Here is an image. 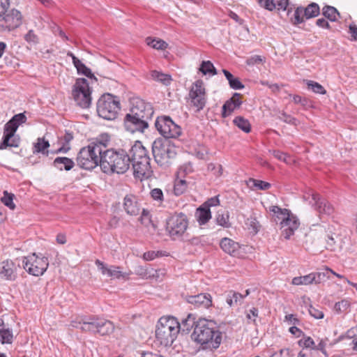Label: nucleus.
<instances>
[{
    "instance_id": "nucleus-1",
    "label": "nucleus",
    "mask_w": 357,
    "mask_h": 357,
    "mask_svg": "<svg viewBox=\"0 0 357 357\" xmlns=\"http://www.w3.org/2000/svg\"><path fill=\"white\" fill-rule=\"evenodd\" d=\"M151 105L140 98H134L130 113L127 114L124 119L125 128L130 132H144L148 128V121L153 114Z\"/></svg>"
},
{
    "instance_id": "nucleus-2",
    "label": "nucleus",
    "mask_w": 357,
    "mask_h": 357,
    "mask_svg": "<svg viewBox=\"0 0 357 357\" xmlns=\"http://www.w3.org/2000/svg\"><path fill=\"white\" fill-rule=\"evenodd\" d=\"M191 337L204 348L216 349L221 344L222 333L213 321L203 319L197 321Z\"/></svg>"
},
{
    "instance_id": "nucleus-3",
    "label": "nucleus",
    "mask_w": 357,
    "mask_h": 357,
    "mask_svg": "<svg viewBox=\"0 0 357 357\" xmlns=\"http://www.w3.org/2000/svg\"><path fill=\"white\" fill-rule=\"evenodd\" d=\"M70 326L82 332L98 333L102 336L110 335L115 328L113 322L97 315L77 317L71 321Z\"/></svg>"
},
{
    "instance_id": "nucleus-4",
    "label": "nucleus",
    "mask_w": 357,
    "mask_h": 357,
    "mask_svg": "<svg viewBox=\"0 0 357 357\" xmlns=\"http://www.w3.org/2000/svg\"><path fill=\"white\" fill-rule=\"evenodd\" d=\"M130 168L129 157L124 150L110 149L101 156L100 169L107 175L123 174Z\"/></svg>"
},
{
    "instance_id": "nucleus-5",
    "label": "nucleus",
    "mask_w": 357,
    "mask_h": 357,
    "mask_svg": "<svg viewBox=\"0 0 357 357\" xmlns=\"http://www.w3.org/2000/svg\"><path fill=\"white\" fill-rule=\"evenodd\" d=\"M179 333V322L174 317H161L156 326L155 337L161 345L172 346Z\"/></svg>"
},
{
    "instance_id": "nucleus-6",
    "label": "nucleus",
    "mask_w": 357,
    "mask_h": 357,
    "mask_svg": "<svg viewBox=\"0 0 357 357\" xmlns=\"http://www.w3.org/2000/svg\"><path fill=\"white\" fill-rule=\"evenodd\" d=\"M101 149L93 145H88L79 151L77 158V165L82 169H92L98 164L100 165Z\"/></svg>"
},
{
    "instance_id": "nucleus-7",
    "label": "nucleus",
    "mask_w": 357,
    "mask_h": 357,
    "mask_svg": "<svg viewBox=\"0 0 357 357\" xmlns=\"http://www.w3.org/2000/svg\"><path fill=\"white\" fill-rule=\"evenodd\" d=\"M119 109V101L109 93L102 96L97 102V112L99 116L106 120L116 119Z\"/></svg>"
},
{
    "instance_id": "nucleus-8",
    "label": "nucleus",
    "mask_w": 357,
    "mask_h": 357,
    "mask_svg": "<svg viewBox=\"0 0 357 357\" xmlns=\"http://www.w3.org/2000/svg\"><path fill=\"white\" fill-rule=\"evenodd\" d=\"M23 268L27 273L33 276H40L44 274L49 266L47 257L42 255L32 253L22 259Z\"/></svg>"
},
{
    "instance_id": "nucleus-9",
    "label": "nucleus",
    "mask_w": 357,
    "mask_h": 357,
    "mask_svg": "<svg viewBox=\"0 0 357 357\" xmlns=\"http://www.w3.org/2000/svg\"><path fill=\"white\" fill-rule=\"evenodd\" d=\"M152 153L155 161L160 166H166L170 159L176 155L174 148L166 140L155 139L152 144Z\"/></svg>"
},
{
    "instance_id": "nucleus-10",
    "label": "nucleus",
    "mask_w": 357,
    "mask_h": 357,
    "mask_svg": "<svg viewBox=\"0 0 357 357\" xmlns=\"http://www.w3.org/2000/svg\"><path fill=\"white\" fill-rule=\"evenodd\" d=\"M188 227V219L183 213H175L166 220V230L173 240L183 236Z\"/></svg>"
},
{
    "instance_id": "nucleus-11",
    "label": "nucleus",
    "mask_w": 357,
    "mask_h": 357,
    "mask_svg": "<svg viewBox=\"0 0 357 357\" xmlns=\"http://www.w3.org/2000/svg\"><path fill=\"white\" fill-rule=\"evenodd\" d=\"M91 91L85 78H78L73 86L72 95L77 105L82 108H88L91 104Z\"/></svg>"
},
{
    "instance_id": "nucleus-12",
    "label": "nucleus",
    "mask_w": 357,
    "mask_h": 357,
    "mask_svg": "<svg viewBox=\"0 0 357 357\" xmlns=\"http://www.w3.org/2000/svg\"><path fill=\"white\" fill-rule=\"evenodd\" d=\"M155 126L160 134L165 138H176L181 134V127L167 116H158Z\"/></svg>"
},
{
    "instance_id": "nucleus-13",
    "label": "nucleus",
    "mask_w": 357,
    "mask_h": 357,
    "mask_svg": "<svg viewBox=\"0 0 357 357\" xmlns=\"http://www.w3.org/2000/svg\"><path fill=\"white\" fill-rule=\"evenodd\" d=\"M22 24V15L16 8L7 10L0 16V29L3 31H12Z\"/></svg>"
},
{
    "instance_id": "nucleus-14",
    "label": "nucleus",
    "mask_w": 357,
    "mask_h": 357,
    "mask_svg": "<svg viewBox=\"0 0 357 357\" xmlns=\"http://www.w3.org/2000/svg\"><path fill=\"white\" fill-rule=\"evenodd\" d=\"M190 102L197 111L202 110L206 103V95L202 80H197L191 86L189 92Z\"/></svg>"
},
{
    "instance_id": "nucleus-15",
    "label": "nucleus",
    "mask_w": 357,
    "mask_h": 357,
    "mask_svg": "<svg viewBox=\"0 0 357 357\" xmlns=\"http://www.w3.org/2000/svg\"><path fill=\"white\" fill-rule=\"evenodd\" d=\"M26 119V116L24 113H20L14 115L12 119L5 124L3 129V145L8 144V141L15 134L19 126L24 123Z\"/></svg>"
},
{
    "instance_id": "nucleus-16",
    "label": "nucleus",
    "mask_w": 357,
    "mask_h": 357,
    "mask_svg": "<svg viewBox=\"0 0 357 357\" xmlns=\"http://www.w3.org/2000/svg\"><path fill=\"white\" fill-rule=\"evenodd\" d=\"M133 174L138 178H156L150 165V159H144L143 161H137L132 163Z\"/></svg>"
},
{
    "instance_id": "nucleus-17",
    "label": "nucleus",
    "mask_w": 357,
    "mask_h": 357,
    "mask_svg": "<svg viewBox=\"0 0 357 357\" xmlns=\"http://www.w3.org/2000/svg\"><path fill=\"white\" fill-rule=\"evenodd\" d=\"M311 196L314 202L312 205L320 215H331L334 213L333 206L319 194L312 192Z\"/></svg>"
},
{
    "instance_id": "nucleus-18",
    "label": "nucleus",
    "mask_w": 357,
    "mask_h": 357,
    "mask_svg": "<svg viewBox=\"0 0 357 357\" xmlns=\"http://www.w3.org/2000/svg\"><path fill=\"white\" fill-rule=\"evenodd\" d=\"M185 301L195 308L207 309L212 305V297L209 294L202 293L194 296H186Z\"/></svg>"
},
{
    "instance_id": "nucleus-19",
    "label": "nucleus",
    "mask_w": 357,
    "mask_h": 357,
    "mask_svg": "<svg viewBox=\"0 0 357 357\" xmlns=\"http://www.w3.org/2000/svg\"><path fill=\"white\" fill-rule=\"evenodd\" d=\"M280 225L283 229L282 235L286 239H289L298 228L300 222L298 219L290 213L284 220L280 222Z\"/></svg>"
},
{
    "instance_id": "nucleus-20",
    "label": "nucleus",
    "mask_w": 357,
    "mask_h": 357,
    "mask_svg": "<svg viewBox=\"0 0 357 357\" xmlns=\"http://www.w3.org/2000/svg\"><path fill=\"white\" fill-rule=\"evenodd\" d=\"M17 266L11 260L3 261L0 263V278L10 281L17 278Z\"/></svg>"
},
{
    "instance_id": "nucleus-21",
    "label": "nucleus",
    "mask_w": 357,
    "mask_h": 357,
    "mask_svg": "<svg viewBox=\"0 0 357 357\" xmlns=\"http://www.w3.org/2000/svg\"><path fill=\"white\" fill-rule=\"evenodd\" d=\"M129 162H135L143 161L144 159H150L148 151L140 142H135L128 153Z\"/></svg>"
},
{
    "instance_id": "nucleus-22",
    "label": "nucleus",
    "mask_w": 357,
    "mask_h": 357,
    "mask_svg": "<svg viewBox=\"0 0 357 357\" xmlns=\"http://www.w3.org/2000/svg\"><path fill=\"white\" fill-rule=\"evenodd\" d=\"M240 98L241 95L238 93H235L229 100L225 102L222 106V115L223 117L229 116L232 112L240 107L242 104Z\"/></svg>"
},
{
    "instance_id": "nucleus-23",
    "label": "nucleus",
    "mask_w": 357,
    "mask_h": 357,
    "mask_svg": "<svg viewBox=\"0 0 357 357\" xmlns=\"http://www.w3.org/2000/svg\"><path fill=\"white\" fill-rule=\"evenodd\" d=\"M123 208L130 215H137L140 211L137 199L132 195H128L124 197Z\"/></svg>"
},
{
    "instance_id": "nucleus-24",
    "label": "nucleus",
    "mask_w": 357,
    "mask_h": 357,
    "mask_svg": "<svg viewBox=\"0 0 357 357\" xmlns=\"http://www.w3.org/2000/svg\"><path fill=\"white\" fill-rule=\"evenodd\" d=\"M220 245L224 252L229 255H234L239 248V244L238 243L228 238H222Z\"/></svg>"
},
{
    "instance_id": "nucleus-25",
    "label": "nucleus",
    "mask_w": 357,
    "mask_h": 357,
    "mask_svg": "<svg viewBox=\"0 0 357 357\" xmlns=\"http://www.w3.org/2000/svg\"><path fill=\"white\" fill-rule=\"evenodd\" d=\"M109 141V135L107 133H102L96 139L95 142L90 143L89 145H93L101 149L100 155L102 156V155H105V153L109 150L107 149V147Z\"/></svg>"
},
{
    "instance_id": "nucleus-26",
    "label": "nucleus",
    "mask_w": 357,
    "mask_h": 357,
    "mask_svg": "<svg viewBox=\"0 0 357 357\" xmlns=\"http://www.w3.org/2000/svg\"><path fill=\"white\" fill-rule=\"evenodd\" d=\"M74 162L67 157H57L53 162L54 166L59 170H70L74 166Z\"/></svg>"
},
{
    "instance_id": "nucleus-27",
    "label": "nucleus",
    "mask_w": 357,
    "mask_h": 357,
    "mask_svg": "<svg viewBox=\"0 0 357 357\" xmlns=\"http://www.w3.org/2000/svg\"><path fill=\"white\" fill-rule=\"evenodd\" d=\"M196 217L200 225L206 224L211 218L210 208L203 205L201 206L197 209Z\"/></svg>"
},
{
    "instance_id": "nucleus-28",
    "label": "nucleus",
    "mask_w": 357,
    "mask_h": 357,
    "mask_svg": "<svg viewBox=\"0 0 357 357\" xmlns=\"http://www.w3.org/2000/svg\"><path fill=\"white\" fill-rule=\"evenodd\" d=\"M225 300L228 305L232 307L238 304L241 305L243 300V296L241 294L231 290L227 293Z\"/></svg>"
},
{
    "instance_id": "nucleus-29",
    "label": "nucleus",
    "mask_w": 357,
    "mask_h": 357,
    "mask_svg": "<svg viewBox=\"0 0 357 357\" xmlns=\"http://www.w3.org/2000/svg\"><path fill=\"white\" fill-rule=\"evenodd\" d=\"M195 319V318L189 314L186 318L182 319L181 323H179V331L181 330L183 332L188 333L191 328H195L197 323Z\"/></svg>"
},
{
    "instance_id": "nucleus-30",
    "label": "nucleus",
    "mask_w": 357,
    "mask_h": 357,
    "mask_svg": "<svg viewBox=\"0 0 357 357\" xmlns=\"http://www.w3.org/2000/svg\"><path fill=\"white\" fill-rule=\"evenodd\" d=\"M268 211L273 213V215L275 217V221L277 222L278 220H283L285 219L286 217H287L289 213H291L290 211H289L287 208H281L278 206H271L268 208Z\"/></svg>"
},
{
    "instance_id": "nucleus-31",
    "label": "nucleus",
    "mask_w": 357,
    "mask_h": 357,
    "mask_svg": "<svg viewBox=\"0 0 357 357\" xmlns=\"http://www.w3.org/2000/svg\"><path fill=\"white\" fill-rule=\"evenodd\" d=\"M13 333L6 327V326L1 323L0 324V341L2 344H10L13 341Z\"/></svg>"
},
{
    "instance_id": "nucleus-32",
    "label": "nucleus",
    "mask_w": 357,
    "mask_h": 357,
    "mask_svg": "<svg viewBox=\"0 0 357 357\" xmlns=\"http://www.w3.org/2000/svg\"><path fill=\"white\" fill-rule=\"evenodd\" d=\"M151 76L153 79L160 82L165 86L169 85L172 82V77L169 75L162 73L158 70L151 71Z\"/></svg>"
},
{
    "instance_id": "nucleus-33",
    "label": "nucleus",
    "mask_w": 357,
    "mask_h": 357,
    "mask_svg": "<svg viewBox=\"0 0 357 357\" xmlns=\"http://www.w3.org/2000/svg\"><path fill=\"white\" fill-rule=\"evenodd\" d=\"M193 172L194 169L190 162L184 163L178 167L176 174V178H184L190 176Z\"/></svg>"
},
{
    "instance_id": "nucleus-34",
    "label": "nucleus",
    "mask_w": 357,
    "mask_h": 357,
    "mask_svg": "<svg viewBox=\"0 0 357 357\" xmlns=\"http://www.w3.org/2000/svg\"><path fill=\"white\" fill-rule=\"evenodd\" d=\"M247 185L252 190H268L271 187V184L263 180H245Z\"/></svg>"
},
{
    "instance_id": "nucleus-35",
    "label": "nucleus",
    "mask_w": 357,
    "mask_h": 357,
    "mask_svg": "<svg viewBox=\"0 0 357 357\" xmlns=\"http://www.w3.org/2000/svg\"><path fill=\"white\" fill-rule=\"evenodd\" d=\"M199 71L203 75L213 76L217 74V70L210 61H203L199 67Z\"/></svg>"
},
{
    "instance_id": "nucleus-36",
    "label": "nucleus",
    "mask_w": 357,
    "mask_h": 357,
    "mask_svg": "<svg viewBox=\"0 0 357 357\" xmlns=\"http://www.w3.org/2000/svg\"><path fill=\"white\" fill-rule=\"evenodd\" d=\"M319 6L316 3H311L304 8V15L306 19L315 17L319 14Z\"/></svg>"
},
{
    "instance_id": "nucleus-37",
    "label": "nucleus",
    "mask_w": 357,
    "mask_h": 357,
    "mask_svg": "<svg viewBox=\"0 0 357 357\" xmlns=\"http://www.w3.org/2000/svg\"><path fill=\"white\" fill-rule=\"evenodd\" d=\"M322 13L325 17L332 22H335L337 20V17L340 15L337 10L331 6L324 7Z\"/></svg>"
},
{
    "instance_id": "nucleus-38",
    "label": "nucleus",
    "mask_w": 357,
    "mask_h": 357,
    "mask_svg": "<svg viewBox=\"0 0 357 357\" xmlns=\"http://www.w3.org/2000/svg\"><path fill=\"white\" fill-rule=\"evenodd\" d=\"M330 271L331 269L326 268L325 271L323 272L312 273L314 283L320 284L323 282L326 281L328 279L330 278Z\"/></svg>"
},
{
    "instance_id": "nucleus-39",
    "label": "nucleus",
    "mask_w": 357,
    "mask_h": 357,
    "mask_svg": "<svg viewBox=\"0 0 357 357\" xmlns=\"http://www.w3.org/2000/svg\"><path fill=\"white\" fill-rule=\"evenodd\" d=\"M233 122L235 126H236L238 128H240L245 132L248 133L250 131V123L247 119H244L243 117L237 116L234 119Z\"/></svg>"
},
{
    "instance_id": "nucleus-40",
    "label": "nucleus",
    "mask_w": 357,
    "mask_h": 357,
    "mask_svg": "<svg viewBox=\"0 0 357 357\" xmlns=\"http://www.w3.org/2000/svg\"><path fill=\"white\" fill-rule=\"evenodd\" d=\"M146 41L148 45L156 50H163L168 46L167 43L161 39L147 38Z\"/></svg>"
},
{
    "instance_id": "nucleus-41",
    "label": "nucleus",
    "mask_w": 357,
    "mask_h": 357,
    "mask_svg": "<svg viewBox=\"0 0 357 357\" xmlns=\"http://www.w3.org/2000/svg\"><path fill=\"white\" fill-rule=\"evenodd\" d=\"M291 283L294 285H307L313 284L312 273L301 277H295L293 278Z\"/></svg>"
},
{
    "instance_id": "nucleus-42",
    "label": "nucleus",
    "mask_w": 357,
    "mask_h": 357,
    "mask_svg": "<svg viewBox=\"0 0 357 357\" xmlns=\"http://www.w3.org/2000/svg\"><path fill=\"white\" fill-rule=\"evenodd\" d=\"M107 276L112 279H121L126 278L128 275L126 273L120 271V267L111 266H109V270L107 274Z\"/></svg>"
},
{
    "instance_id": "nucleus-43",
    "label": "nucleus",
    "mask_w": 357,
    "mask_h": 357,
    "mask_svg": "<svg viewBox=\"0 0 357 357\" xmlns=\"http://www.w3.org/2000/svg\"><path fill=\"white\" fill-rule=\"evenodd\" d=\"M73 139V135L72 132L66 131L64 136L62 138L63 146L56 151V153H67L70 149L68 146V144Z\"/></svg>"
},
{
    "instance_id": "nucleus-44",
    "label": "nucleus",
    "mask_w": 357,
    "mask_h": 357,
    "mask_svg": "<svg viewBox=\"0 0 357 357\" xmlns=\"http://www.w3.org/2000/svg\"><path fill=\"white\" fill-rule=\"evenodd\" d=\"M186 180H174V193L176 196L182 195L187 189Z\"/></svg>"
},
{
    "instance_id": "nucleus-45",
    "label": "nucleus",
    "mask_w": 357,
    "mask_h": 357,
    "mask_svg": "<svg viewBox=\"0 0 357 357\" xmlns=\"http://www.w3.org/2000/svg\"><path fill=\"white\" fill-rule=\"evenodd\" d=\"M14 195L9 193L6 190L3 191V196L1 198V202L8 207L10 209L13 210L15 208V204L13 203Z\"/></svg>"
},
{
    "instance_id": "nucleus-46",
    "label": "nucleus",
    "mask_w": 357,
    "mask_h": 357,
    "mask_svg": "<svg viewBox=\"0 0 357 357\" xmlns=\"http://www.w3.org/2000/svg\"><path fill=\"white\" fill-rule=\"evenodd\" d=\"M306 84L307 85V89L312 90L316 93L325 94L326 93V91L324 89L323 86L318 82L312 80H307Z\"/></svg>"
},
{
    "instance_id": "nucleus-47",
    "label": "nucleus",
    "mask_w": 357,
    "mask_h": 357,
    "mask_svg": "<svg viewBox=\"0 0 357 357\" xmlns=\"http://www.w3.org/2000/svg\"><path fill=\"white\" fill-rule=\"evenodd\" d=\"M334 236H335V234L331 233V231L330 233L325 231L323 238L326 242V248L327 250H334L335 249L336 241L335 240Z\"/></svg>"
},
{
    "instance_id": "nucleus-48",
    "label": "nucleus",
    "mask_w": 357,
    "mask_h": 357,
    "mask_svg": "<svg viewBox=\"0 0 357 357\" xmlns=\"http://www.w3.org/2000/svg\"><path fill=\"white\" fill-rule=\"evenodd\" d=\"M273 155L278 160L283 161L284 162L288 165H290L295 162L294 159L291 156L288 155L286 153H282L280 151H273Z\"/></svg>"
},
{
    "instance_id": "nucleus-49",
    "label": "nucleus",
    "mask_w": 357,
    "mask_h": 357,
    "mask_svg": "<svg viewBox=\"0 0 357 357\" xmlns=\"http://www.w3.org/2000/svg\"><path fill=\"white\" fill-rule=\"evenodd\" d=\"M50 146L49 142L44 138H38L34 144V152L45 153V151Z\"/></svg>"
},
{
    "instance_id": "nucleus-50",
    "label": "nucleus",
    "mask_w": 357,
    "mask_h": 357,
    "mask_svg": "<svg viewBox=\"0 0 357 357\" xmlns=\"http://www.w3.org/2000/svg\"><path fill=\"white\" fill-rule=\"evenodd\" d=\"M217 223L224 227H229L230 224L229 222V214L228 213H224L218 211L216 216Z\"/></svg>"
},
{
    "instance_id": "nucleus-51",
    "label": "nucleus",
    "mask_w": 357,
    "mask_h": 357,
    "mask_svg": "<svg viewBox=\"0 0 357 357\" xmlns=\"http://www.w3.org/2000/svg\"><path fill=\"white\" fill-rule=\"evenodd\" d=\"M245 225L249 229H252L255 234L257 233L259 229V223L255 217H250L245 221Z\"/></svg>"
},
{
    "instance_id": "nucleus-52",
    "label": "nucleus",
    "mask_w": 357,
    "mask_h": 357,
    "mask_svg": "<svg viewBox=\"0 0 357 357\" xmlns=\"http://www.w3.org/2000/svg\"><path fill=\"white\" fill-rule=\"evenodd\" d=\"M304 8L302 7H298L294 13L292 20L294 24H301L304 22Z\"/></svg>"
},
{
    "instance_id": "nucleus-53",
    "label": "nucleus",
    "mask_w": 357,
    "mask_h": 357,
    "mask_svg": "<svg viewBox=\"0 0 357 357\" xmlns=\"http://www.w3.org/2000/svg\"><path fill=\"white\" fill-rule=\"evenodd\" d=\"M3 139L0 144V149H5L7 147H18L20 144V138L14 134L13 136L9 139V141H8V144L3 145Z\"/></svg>"
},
{
    "instance_id": "nucleus-54",
    "label": "nucleus",
    "mask_w": 357,
    "mask_h": 357,
    "mask_svg": "<svg viewBox=\"0 0 357 357\" xmlns=\"http://www.w3.org/2000/svg\"><path fill=\"white\" fill-rule=\"evenodd\" d=\"M350 305V303L347 300H342L340 302H337L335 304L334 310L337 312L340 313L342 312L346 311Z\"/></svg>"
},
{
    "instance_id": "nucleus-55",
    "label": "nucleus",
    "mask_w": 357,
    "mask_h": 357,
    "mask_svg": "<svg viewBox=\"0 0 357 357\" xmlns=\"http://www.w3.org/2000/svg\"><path fill=\"white\" fill-rule=\"evenodd\" d=\"M265 61V58L261 56H259V55H254V56H250V58H248L247 60H246V63L248 65V66H254V65H257V64H259V63H263Z\"/></svg>"
},
{
    "instance_id": "nucleus-56",
    "label": "nucleus",
    "mask_w": 357,
    "mask_h": 357,
    "mask_svg": "<svg viewBox=\"0 0 357 357\" xmlns=\"http://www.w3.org/2000/svg\"><path fill=\"white\" fill-rule=\"evenodd\" d=\"M279 119L287 123L292 124L294 126H296L298 122L296 119L284 112L281 114V115L279 116Z\"/></svg>"
},
{
    "instance_id": "nucleus-57",
    "label": "nucleus",
    "mask_w": 357,
    "mask_h": 357,
    "mask_svg": "<svg viewBox=\"0 0 357 357\" xmlns=\"http://www.w3.org/2000/svg\"><path fill=\"white\" fill-rule=\"evenodd\" d=\"M308 311L310 314L315 319H320L324 318V312L321 310L320 307L317 308L310 305Z\"/></svg>"
},
{
    "instance_id": "nucleus-58",
    "label": "nucleus",
    "mask_w": 357,
    "mask_h": 357,
    "mask_svg": "<svg viewBox=\"0 0 357 357\" xmlns=\"http://www.w3.org/2000/svg\"><path fill=\"white\" fill-rule=\"evenodd\" d=\"M78 73L83 74L85 76H86L89 78L94 79L95 80H97V78L94 76V75L91 73V69L87 68L84 64L81 66L79 69H77Z\"/></svg>"
},
{
    "instance_id": "nucleus-59",
    "label": "nucleus",
    "mask_w": 357,
    "mask_h": 357,
    "mask_svg": "<svg viewBox=\"0 0 357 357\" xmlns=\"http://www.w3.org/2000/svg\"><path fill=\"white\" fill-rule=\"evenodd\" d=\"M259 3L268 10H273L276 7L273 0H258Z\"/></svg>"
},
{
    "instance_id": "nucleus-60",
    "label": "nucleus",
    "mask_w": 357,
    "mask_h": 357,
    "mask_svg": "<svg viewBox=\"0 0 357 357\" xmlns=\"http://www.w3.org/2000/svg\"><path fill=\"white\" fill-rule=\"evenodd\" d=\"M95 264L97 266L98 270L101 272V273L102 275H107L109 270V267L107 266V265L103 263L102 261H100L99 259H96Z\"/></svg>"
},
{
    "instance_id": "nucleus-61",
    "label": "nucleus",
    "mask_w": 357,
    "mask_h": 357,
    "mask_svg": "<svg viewBox=\"0 0 357 357\" xmlns=\"http://www.w3.org/2000/svg\"><path fill=\"white\" fill-rule=\"evenodd\" d=\"M162 255V252H160V251H149V252H146L144 254V259L146 261H151L154 259H155L156 257H159V256H161Z\"/></svg>"
},
{
    "instance_id": "nucleus-62",
    "label": "nucleus",
    "mask_w": 357,
    "mask_h": 357,
    "mask_svg": "<svg viewBox=\"0 0 357 357\" xmlns=\"http://www.w3.org/2000/svg\"><path fill=\"white\" fill-rule=\"evenodd\" d=\"M229 86L234 90H239L244 88V85L241 83L238 77L234 79L229 83Z\"/></svg>"
},
{
    "instance_id": "nucleus-63",
    "label": "nucleus",
    "mask_w": 357,
    "mask_h": 357,
    "mask_svg": "<svg viewBox=\"0 0 357 357\" xmlns=\"http://www.w3.org/2000/svg\"><path fill=\"white\" fill-rule=\"evenodd\" d=\"M257 316H258V309L255 308V307H252L248 312L246 317L248 320H250V322L255 324V322H256L255 317H257Z\"/></svg>"
},
{
    "instance_id": "nucleus-64",
    "label": "nucleus",
    "mask_w": 357,
    "mask_h": 357,
    "mask_svg": "<svg viewBox=\"0 0 357 357\" xmlns=\"http://www.w3.org/2000/svg\"><path fill=\"white\" fill-rule=\"evenodd\" d=\"M24 39L28 43H36L38 38L33 30H29L28 33L25 35Z\"/></svg>"
}]
</instances>
